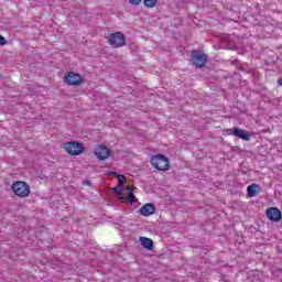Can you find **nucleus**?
<instances>
[{
    "mask_svg": "<svg viewBox=\"0 0 282 282\" xmlns=\"http://www.w3.org/2000/svg\"><path fill=\"white\" fill-rule=\"evenodd\" d=\"M152 166L158 171H166L169 170V158L164 154H156L150 160Z\"/></svg>",
    "mask_w": 282,
    "mask_h": 282,
    "instance_id": "obj_1",
    "label": "nucleus"
},
{
    "mask_svg": "<svg viewBox=\"0 0 282 282\" xmlns=\"http://www.w3.org/2000/svg\"><path fill=\"white\" fill-rule=\"evenodd\" d=\"M11 191L18 197H28L30 195V185L23 181H17L12 184Z\"/></svg>",
    "mask_w": 282,
    "mask_h": 282,
    "instance_id": "obj_2",
    "label": "nucleus"
},
{
    "mask_svg": "<svg viewBox=\"0 0 282 282\" xmlns=\"http://www.w3.org/2000/svg\"><path fill=\"white\" fill-rule=\"evenodd\" d=\"M64 149L66 153H68V155H80V153L85 151L83 143L76 141H69L64 143Z\"/></svg>",
    "mask_w": 282,
    "mask_h": 282,
    "instance_id": "obj_3",
    "label": "nucleus"
},
{
    "mask_svg": "<svg viewBox=\"0 0 282 282\" xmlns=\"http://www.w3.org/2000/svg\"><path fill=\"white\" fill-rule=\"evenodd\" d=\"M108 43L111 47H124L126 39L122 32H115L108 36Z\"/></svg>",
    "mask_w": 282,
    "mask_h": 282,
    "instance_id": "obj_4",
    "label": "nucleus"
},
{
    "mask_svg": "<svg viewBox=\"0 0 282 282\" xmlns=\"http://www.w3.org/2000/svg\"><path fill=\"white\" fill-rule=\"evenodd\" d=\"M208 57L202 51H192V61L197 68H202L206 65Z\"/></svg>",
    "mask_w": 282,
    "mask_h": 282,
    "instance_id": "obj_5",
    "label": "nucleus"
},
{
    "mask_svg": "<svg viewBox=\"0 0 282 282\" xmlns=\"http://www.w3.org/2000/svg\"><path fill=\"white\" fill-rule=\"evenodd\" d=\"M64 80L67 85H72L73 87H80V85H83V77L78 73L74 72L67 73Z\"/></svg>",
    "mask_w": 282,
    "mask_h": 282,
    "instance_id": "obj_6",
    "label": "nucleus"
},
{
    "mask_svg": "<svg viewBox=\"0 0 282 282\" xmlns=\"http://www.w3.org/2000/svg\"><path fill=\"white\" fill-rule=\"evenodd\" d=\"M110 154H111V151L109 150V148L105 145H98L95 149V155L97 160H107V158H109Z\"/></svg>",
    "mask_w": 282,
    "mask_h": 282,
    "instance_id": "obj_7",
    "label": "nucleus"
},
{
    "mask_svg": "<svg viewBox=\"0 0 282 282\" xmlns=\"http://www.w3.org/2000/svg\"><path fill=\"white\" fill-rule=\"evenodd\" d=\"M267 217L270 221H280L282 219V214L276 207H270L267 210Z\"/></svg>",
    "mask_w": 282,
    "mask_h": 282,
    "instance_id": "obj_8",
    "label": "nucleus"
},
{
    "mask_svg": "<svg viewBox=\"0 0 282 282\" xmlns=\"http://www.w3.org/2000/svg\"><path fill=\"white\" fill-rule=\"evenodd\" d=\"M231 135H235L236 138H240V140H245L246 142H249L251 138L246 130L239 129V128H232Z\"/></svg>",
    "mask_w": 282,
    "mask_h": 282,
    "instance_id": "obj_9",
    "label": "nucleus"
},
{
    "mask_svg": "<svg viewBox=\"0 0 282 282\" xmlns=\"http://www.w3.org/2000/svg\"><path fill=\"white\" fill-rule=\"evenodd\" d=\"M155 213V205L148 203L144 206L140 208V214L143 215V217H149Z\"/></svg>",
    "mask_w": 282,
    "mask_h": 282,
    "instance_id": "obj_10",
    "label": "nucleus"
},
{
    "mask_svg": "<svg viewBox=\"0 0 282 282\" xmlns=\"http://www.w3.org/2000/svg\"><path fill=\"white\" fill-rule=\"evenodd\" d=\"M259 191H261L259 184L253 183L247 187V195L249 197H257V195H259Z\"/></svg>",
    "mask_w": 282,
    "mask_h": 282,
    "instance_id": "obj_11",
    "label": "nucleus"
},
{
    "mask_svg": "<svg viewBox=\"0 0 282 282\" xmlns=\"http://www.w3.org/2000/svg\"><path fill=\"white\" fill-rule=\"evenodd\" d=\"M139 241L147 250H153V240L151 238L140 237Z\"/></svg>",
    "mask_w": 282,
    "mask_h": 282,
    "instance_id": "obj_12",
    "label": "nucleus"
},
{
    "mask_svg": "<svg viewBox=\"0 0 282 282\" xmlns=\"http://www.w3.org/2000/svg\"><path fill=\"white\" fill-rule=\"evenodd\" d=\"M143 6L145 8H155V6H158V0H143Z\"/></svg>",
    "mask_w": 282,
    "mask_h": 282,
    "instance_id": "obj_13",
    "label": "nucleus"
},
{
    "mask_svg": "<svg viewBox=\"0 0 282 282\" xmlns=\"http://www.w3.org/2000/svg\"><path fill=\"white\" fill-rule=\"evenodd\" d=\"M117 177H118L117 186L122 188V186H124V182L127 181V177H124V175H122V174H119Z\"/></svg>",
    "mask_w": 282,
    "mask_h": 282,
    "instance_id": "obj_14",
    "label": "nucleus"
},
{
    "mask_svg": "<svg viewBox=\"0 0 282 282\" xmlns=\"http://www.w3.org/2000/svg\"><path fill=\"white\" fill-rule=\"evenodd\" d=\"M127 202L133 204L135 202V195L133 193H128Z\"/></svg>",
    "mask_w": 282,
    "mask_h": 282,
    "instance_id": "obj_15",
    "label": "nucleus"
},
{
    "mask_svg": "<svg viewBox=\"0 0 282 282\" xmlns=\"http://www.w3.org/2000/svg\"><path fill=\"white\" fill-rule=\"evenodd\" d=\"M113 193H116L117 195H122V187L117 185L116 187H113Z\"/></svg>",
    "mask_w": 282,
    "mask_h": 282,
    "instance_id": "obj_16",
    "label": "nucleus"
},
{
    "mask_svg": "<svg viewBox=\"0 0 282 282\" xmlns=\"http://www.w3.org/2000/svg\"><path fill=\"white\" fill-rule=\"evenodd\" d=\"M129 3H131L132 6H140V3H142V0H129Z\"/></svg>",
    "mask_w": 282,
    "mask_h": 282,
    "instance_id": "obj_17",
    "label": "nucleus"
},
{
    "mask_svg": "<svg viewBox=\"0 0 282 282\" xmlns=\"http://www.w3.org/2000/svg\"><path fill=\"white\" fill-rule=\"evenodd\" d=\"M8 43V41H6V37H3L2 35H0V46L1 45H6Z\"/></svg>",
    "mask_w": 282,
    "mask_h": 282,
    "instance_id": "obj_18",
    "label": "nucleus"
},
{
    "mask_svg": "<svg viewBox=\"0 0 282 282\" xmlns=\"http://www.w3.org/2000/svg\"><path fill=\"white\" fill-rule=\"evenodd\" d=\"M133 188H134V187L128 186V187H127L128 193H133Z\"/></svg>",
    "mask_w": 282,
    "mask_h": 282,
    "instance_id": "obj_19",
    "label": "nucleus"
},
{
    "mask_svg": "<svg viewBox=\"0 0 282 282\" xmlns=\"http://www.w3.org/2000/svg\"><path fill=\"white\" fill-rule=\"evenodd\" d=\"M85 184H86L87 186H91V181H86Z\"/></svg>",
    "mask_w": 282,
    "mask_h": 282,
    "instance_id": "obj_20",
    "label": "nucleus"
},
{
    "mask_svg": "<svg viewBox=\"0 0 282 282\" xmlns=\"http://www.w3.org/2000/svg\"><path fill=\"white\" fill-rule=\"evenodd\" d=\"M278 83H279V85H282V78H280V79L278 80Z\"/></svg>",
    "mask_w": 282,
    "mask_h": 282,
    "instance_id": "obj_21",
    "label": "nucleus"
}]
</instances>
